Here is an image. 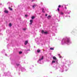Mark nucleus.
<instances>
[{
  "label": "nucleus",
  "instance_id": "nucleus-1",
  "mask_svg": "<svg viewBox=\"0 0 77 77\" xmlns=\"http://www.w3.org/2000/svg\"><path fill=\"white\" fill-rule=\"evenodd\" d=\"M66 44L68 45H69L70 44H71V42H70V40L69 38H64L62 39L61 43L62 44H63V43Z\"/></svg>",
  "mask_w": 77,
  "mask_h": 77
},
{
  "label": "nucleus",
  "instance_id": "nucleus-2",
  "mask_svg": "<svg viewBox=\"0 0 77 77\" xmlns=\"http://www.w3.org/2000/svg\"><path fill=\"white\" fill-rule=\"evenodd\" d=\"M43 59H44V56H42V57H40L39 58V60L38 61V63H42V62Z\"/></svg>",
  "mask_w": 77,
  "mask_h": 77
},
{
  "label": "nucleus",
  "instance_id": "nucleus-3",
  "mask_svg": "<svg viewBox=\"0 0 77 77\" xmlns=\"http://www.w3.org/2000/svg\"><path fill=\"white\" fill-rule=\"evenodd\" d=\"M42 33H44L45 34H48V32H44V30H42Z\"/></svg>",
  "mask_w": 77,
  "mask_h": 77
},
{
  "label": "nucleus",
  "instance_id": "nucleus-4",
  "mask_svg": "<svg viewBox=\"0 0 77 77\" xmlns=\"http://www.w3.org/2000/svg\"><path fill=\"white\" fill-rule=\"evenodd\" d=\"M60 14L61 15H63L64 14V13L62 11H61L60 13Z\"/></svg>",
  "mask_w": 77,
  "mask_h": 77
},
{
  "label": "nucleus",
  "instance_id": "nucleus-5",
  "mask_svg": "<svg viewBox=\"0 0 77 77\" xmlns=\"http://www.w3.org/2000/svg\"><path fill=\"white\" fill-rule=\"evenodd\" d=\"M53 59H54V60H57V58L55 57H53Z\"/></svg>",
  "mask_w": 77,
  "mask_h": 77
},
{
  "label": "nucleus",
  "instance_id": "nucleus-6",
  "mask_svg": "<svg viewBox=\"0 0 77 77\" xmlns=\"http://www.w3.org/2000/svg\"><path fill=\"white\" fill-rule=\"evenodd\" d=\"M37 6V5H34L32 6V8L34 9Z\"/></svg>",
  "mask_w": 77,
  "mask_h": 77
},
{
  "label": "nucleus",
  "instance_id": "nucleus-7",
  "mask_svg": "<svg viewBox=\"0 0 77 77\" xmlns=\"http://www.w3.org/2000/svg\"><path fill=\"white\" fill-rule=\"evenodd\" d=\"M30 24H32V23H33V20H30Z\"/></svg>",
  "mask_w": 77,
  "mask_h": 77
},
{
  "label": "nucleus",
  "instance_id": "nucleus-8",
  "mask_svg": "<svg viewBox=\"0 0 77 77\" xmlns=\"http://www.w3.org/2000/svg\"><path fill=\"white\" fill-rule=\"evenodd\" d=\"M27 43H28V41H25V45H26V44H27Z\"/></svg>",
  "mask_w": 77,
  "mask_h": 77
},
{
  "label": "nucleus",
  "instance_id": "nucleus-9",
  "mask_svg": "<svg viewBox=\"0 0 77 77\" xmlns=\"http://www.w3.org/2000/svg\"><path fill=\"white\" fill-rule=\"evenodd\" d=\"M4 12H5V13H8V11L7 10H5V11H4Z\"/></svg>",
  "mask_w": 77,
  "mask_h": 77
},
{
  "label": "nucleus",
  "instance_id": "nucleus-10",
  "mask_svg": "<svg viewBox=\"0 0 77 77\" xmlns=\"http://www.w3.org/2000/svg\"><path fill=\"white\" fill-rule=\"evenodd\" d=\"M51 18V16H48V19H50Z\"/></svg>",
  "mask_w": 77,
  "mask_h": 77
},
{
  "label": "nucleus",
  "instance_id": "nucleus-11",
  "mask_svg": "<svg viewBox=\"0 0 77 77\" xmlns=\"http://www.w3.org/2000/svg\"><path fill=\"white\" fill-rule=\"evenodd\" d=\"M50 50H54V48H50Z\"/></svg>",
  "mask_w": 77,
  "mask_h": 77
},
{
  "label": "nucleus",
  "instance_id": "nucleus-12",
  "mask_svg": "<svg viewBox=\"0 0 77 77\" xmlns=\"http://www.w3.org/2000/svg\"><path fill=\"white\" fill-rule=\"evenodd\" d=\"M37 51L38 53H39V52H40V51H41V50H38Z\"/></svg>",
  "mask_w": 77,
  "mask_h": 77
},
{
  "label": "nucleus",
  "instance_id": "nucleus-13",
  "mask_svg": "<svg viewBox=\"0 0 77 77\" xmlns=\"http://www.w3.org/2000/svg\"><path fill=\"white\" fill-rule=\"evenodd\" d=\"M9 9H10L11 11H12V9L10 7H9Z\"/></svg>",
  "mask_w": 77,
  "mask_h": 77
},
{
  "label": "nucleus",
  "instance_id": "nucleus-14",
  "mask_svg": "<svg viewBox=\"0 0 77 77\" xmlns=\"http://www.w3.org/2000/svg\"><path fill=\"white\" fill-rule=\"evenodd\" d=\"M9 27H11V26H12V24H11V23H10L9 24Z\"/></svg>",
  "mask_w": 77,
  "mask_h": 77
},
{
  "label": "nucleus",
  "instance_id": "nucleus-15",
  "mask_svg": "<svg viewBox=\"0 0 77 77\" xmlns=\"http://www.w3.org/2000/svg\"><path fill=\"white\" fill-rule=\"evenodd\" d=\"M35 18V17L34 16H32V20Z\"/></svg>",
  "mask_w": 77,
  "mask_h": 77
},
{
  "label": "nucleus",
  "instance_id": "nucleus-16",
  "mask_svg": "<svg viewBox=\"0 0 77 77\" xmlns=\"http://www.w3.org/2000/svg\"><path fill=\"white\" fill-rule=\"evenodd\" d=\"M26 30V28L23 29V30L24 31H25V30Z\"/></svg>",
  "mask_w": 77,
  "mask_h": 77
},
{
  "label": "nucleus",
  "instance_id": "nucleus-17",
  "mask_svg": "<svg viewBox=\"0 0 77 77\" xmlns=\"http://www.w3.org/2000/svg\"><path fill=\"white\" fill-rule=\"evenodd\" d=\"M60 57V58H61L62 57V56H60V54L58 55Z\"/></svg>",
  "mask_w": 77,
  "mask_h": 77
},
{
  "label": "nucleus",
  "instance_id": "nucleus-18",
  "mask_svg": "<svg viewBox=\"0 0 77 77\" xmlns=\"http://www.w3.org/2000/svg\"><path fill=\"white\" fill-rule=\"evenodd\" d=\"M42 12H43L44 13V8H42Z\"/></svg>",
  "mask_w": 77,
  "mask_h": 77
},
{
  "label": "nucleus",
  "instance_id": "nucleus-19",
  "mask_svg": "<svg viewBox=\"0 0 77 77\" xmlns=\"http://www.w3.org/2000/svg\"><path fill=\"white\" fill-rule=\"evenodd\" d=\"M55 63V61H52V63Z\"/></svg>",
  "mask_w": 77,
  "mask_h": 77
},
{
  "label": "nucleus",
  "instance_id": "nucleus-20",
  "mask_svg": "<svg viewBox=\"0 0 77 77\" xmlns=\"http://www.w3.org/2000/svg\"><path fill=\"white\" fill-rule=\"evenodd\" d=\"M19 53V54H22V52H21V51Z\"/></svg>",
  "mask_w": 77,
  "mask_h": 77
},
{
  "label": "nucleus",
  "instance_id": "nucleus-21",
  "mask_svg": "<svg viewBox=\"0 0 77 77\" xmlns=\"http://www.w3.org/2000/svg\"><path fill=\"white\" fill-rule=\"evenodd\" d=\"M61 6L60 5H59L58 6V8H60Z\"/></svg>",
  "mask_w": 77,
  "mask_h": 77
},
{
  "label": "nucleus",
  "instance_id": "nucleus-22",
  "mask_svg": "<svg viewBox=\"0 0 77 77\" xmlns=\"http://www.w3.org/2000/svg\"><path fill=\"white\" fill-rule=\"evenodd\" d=\"M17 66H19V64H17Z\"/></svg>",
  "mask_w": 77,
  "mask_h": 77
},
{
  "label": "nucleus",
  "instance_id": "nucleus-23",
  "mask_svg": "<svg viewBox=\"0 0 77 77\" xmlns=\"http://www.w3.org/2000/svg\"><path fill=\"white\" fill-rule=\"evenodd\" d=\"M59 10H60L59 8H57V11H59Z\"/></svg>",
  "mask_w": 77,
  "mask_h": 77
},
{
  "label": "nucleus",
  "instance_id": "nucleus-24",
  "mask_svg": "<svg viewBox=\"0 0 77 77\" xmlns=\"http://www.w3.org/2000/svg\"><path fill=\"white\" fill-rule=\"evenodd\" d=\"M45 16L46 17H47V14H45Z\"/></svg>",
  "mask_w": 77,
  "mask_h": 77
},
{
  "label": "nucleus",
  "instance_id": "nucleus-25",
  "mask_svg": "<svg viewBox=\"0 0 77 77\" xmlns=\"http://www.w3.org/2000/svg\"><path fill=\"white\" fill-rule=\"evenodd\" d=\"M25 17H27V15H25Z\"/></svg>",
  "mask_w": 77,
  "mask_h": 77
},
{
  "label": "nucleus",
  "instance_id": "nucleus-26",
  "mask_svg": "<svg viewBox=\"0 0 77 77\" xmlns=\"http://www.w3.org/2000/svg\"><path fill=\"white\" fill-rule=\"evenodd\" d=\"M5 56H7V54H5Z\"/></svg>",
  "mask_w": 77,
  "mask_h": 77
},
{
  "label": "nucleus",
  "instance_id": "nucleus-27",
  "mask_svg": "<svg viewBox=\"0 0 77 77\" xmlns=\"http://www.w3.org/2000/svg\"><path fill=\"white\" fill-rule=\"evenodd\" d=\"M65 9H66V7H65Z\"/></svg>",
  "mask_w": 77,
  "mask_h": 77
},
{
  "label": "nucleus",
  "instance_id": "nucleus-28",
  "mask_svg": "<svg viewBox=\"0 0 77 77\" xmlns=\"http://www.w3.org/2000/svg\"><path fill=\"white\" fill-rule=\"evenodd\" d=\"M29 50H27V51H29Z\"/></svg>",
  "mask_w": 77,
  "mask_h": 77
},
{
  "label": "nucleus",
  "instance_id": "nucleus-29",
  "mask_svg": "<svg viewBox=\"0 0 77 77\" xmlns=\"http://www.w3.org/2000/svg\"><path fill=\"white\" fill-rule=\"evenodd\" d=\"M69 17H70V16H69Z\"/></svg>",
  "mask_w": 77,
  "mask_h": 77
},
{
  "label": "nucleus",
  "instance_id": "nucleus-30",
  "mask_svg": "<svg viewBox=\"0 0 77 77\" xmlns=\"http://www.w3.org/2000/svg\"><path fill=\"white\" fill-rule=\"evenodd\" d=\"M68 14H69V13Z\"/></svg>",
  "mask_w": 77,
  "mask_h": 77
}]
</instances>
